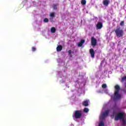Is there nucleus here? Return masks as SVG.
I'll use <instances>...</instances> for the list:
<instances>
[{
    "label": "nucleus",
    "mask_w": 126,
    "mask_h": 126,
    "mask_svg": "<svg viewBox=\"0 0 126 126\" xmlns=\"http://www.w3.org/2000/svg\"><path fill=\"white\" fill-rule=\"evenodd\" d=\"M105 107L103 106L101 114L99 116L100 120H104L105 118L108 117L109 114L112 118L115 117V121H119V120H122L123 123V126H126V120L125 119L126 118V113L119 109L116 105H115L110 110H106L105 112Z\"/></svg>",
    "instance_id": "1"
},
{
    "label": "nucleus",
    "mask_w": 126,
    "mask_h": 126,
    "mask_svg": "<svg viewBox=\"0 0 126 126\" xmlns=\"http://www.w3.org/2000/svg\"><path fill=\"white\" fill-rule=\"evenodd\" d=\"M115 91L114 96H111V99H113L114 101H117V100H120L122 99V94H120V89L121 88L119 85H116L114 87Z\"/></svg>",
    "instance_id": "2"
},
{
    "label": "nucleus",
    "mask_w": 126,
    "mask_h": 126,
    "mask_svg": "<svg viewBox=\"0 0 126 126\" xmlns=\"http://www.w3.org/2000/svg\"><path fill=\"white\" fill-rule=\"evenodd\" d=\"M115 33L116 36L119 38L124 36V31L121 29V28H118L115 31Z\"/></svg>",
    "instance_id": "3"
},
{
    "label": "nucleus",
    "mask_w": 126,
    "mask_h": 126,
    "mask_svg": "<svg viewBox=\"0 0 126 126\" xmlns=\"http://www.w3.org/2000/svg\"><path fill=\"white\" fill-rule=\"evenodd\" d=\"M102 88H103V90L97 91L98 93H103V92L104 91V93L106 94H109V91L107 88V85L106 84H104L102 85Z\"/></svg>",
    "instance_id": "4"
},
{
    "label": "nucleus",
    "mask_w": 126,
    "mask_h": 126,
    "mask_svg": "<svg viewBox=\"0 0 126 126\" xmlns=\"http://www.w3.org/2000/svg\"><path fill=\"white\" fill-rule=\"evenodd\" d=\"M91 42L92 46H96L97 45V40L95 38L92 37Z\"/></svg>",
    "instance_id": "5"
},
{
    "label": "nucleus",
    "mask_w": 126,
    "mask_h": 126,
    "mask_svg": "<svg viewBox=\"0 0 126 126\" xmlns=\"http://www.w3.org/2000/svg\"><path fill=\"white\" fill-rule=\"evenodd\" d=\"M74 117L76 119H79V110H77L75 111Z\"/></svg>",
    "instance_id": "6"
},
{
    "label": "nucleus",
    "mask_w": 126,
    "mask_h": 126,
    "mask_svg": "<svg viewBox=\"0 0 126 126\" xmlns=\"http://www.w3.org/2000/svg\"><path fill=\"white\" fill-rule=\"evenodd\" d=\"M90 53L92 58H94L95 57V52H94V50L93 49H91L90 50Z\"/></svg>",
    "instance_id": "7"
},
{
    "label": "nucleus",
    "mask_w": 126,
    "mask_h": 126,
    "mask_svg": "<svg viewBox=\"0 0 126 126\" xmlns=\"http://www.w3.org/2000/svg\"><path fill=\"white\" fill-rule=\"evenodd\" d=\"M89 100H86L84 101L82 103L83 106H85V107H87L88 106H89Z\"/></svg>",
    "instance_id": "8"
},
{
    "label": "nucleus",
    "mask_w": 126,
    "mask_h": 126,
    "mask_svg": "<svg viewBox=\"0 0 126 126\" xmlns=\"http://www.w3.org/2000/svg\"><path fill=\"white\" fill-rule=\"evenodd\" d=\"M85 43V40L84 39H81L80 42L79 43V47H82V48H83L84 47V45L83 44Z\"/></svg>",
    "instance_id": "9"
},
{
    "label": "nucleus",
    "mask_w": 126,
    "mask_h": 126,
    "mask_svg": "<svg viewBox=\"0 0 126 126\" xmlns=\"http://www.w3.org/2000/svg\"><path fill=\"white\" fill-rule=\"evenodd\" d=\"M109 3H110V0H103V4L105 6H108Z\"/></svg>",
    "instance_id": "10"
},
{
    "label": "nucleus",
    "mask_w": 126,
    "mask_h": 126,
    "mask_svg": "<svg viewBox=\"0 0 126 126\" xmlns=\"http://www.w3.org/2000/svg\"><path fill=\"white\" fill-rule=\"evenodd\" d=\"M102 27H103V25L102 24V23H97L96 25L97 29H101Z\"/></svg>",
    "instance_id": "11"
},
{
    "label": "nucleus",
    "mask_w": 126,
    "mask_h": 126,
    "mask_svg": "<svg viewBox=\"0 0 126 126\" xmlns=\"http://www.w3.org/2000/svg\"><path fill=\"white\" fill-rule=\"evenodd\" d=\"M56 50L57 52H61L62 50H63V46L62 45H59L57 47Z\"/></svg>",
    "instance_id": "12"
},
{
    "label": "nucleus",
    "mask_w": 126,
    "mask_h": 126,
    "mask_svg": "<svg viewBox=\"0 0 126 126\" xmlns=\"http://www.w3.org/2000/svg\"><path fill=\"white\" fill-rule=\"evenodd\" d=\"M82 114L81 111H79V119L82 120V122H84V119L82 118Z\"/></svg>",
    "instance_id": "13"
},
{
    "label": "nucleus",
    "mask_w": 126,
    "mask_h": 126,
    "mask_svg": "<svg viewBox=\"0 0 126 126\" xmlns=\"http://www.w3.org/2000/svg\"><path fill=\"white\" fill-rule=\"evenodd\" d=\"M50 17H52L51 19H54V17L56 16V15L55 14V12H51L50 13Z\"/></svg>",
    "instance_id": "14"
},
{
    "label": "nucleus",
    "mask_w": 126,
    "mask_h": 126,
    "mask_svg": "<svg viewBox=\"0 0 126 126\" xmlns=\"http://www.w3.org/2000/svg\"><path fill=\"white\" fill-rule=\"evenodd\" d=\"M57 30H56V28L55 27H52L51 29V33H56V31Z\"/></svg>",
    "instance_id": "15"
},
{
    "label": "nucleus",
    "mask_w": 126,
    "mask_h": 126,
    "mask_svg": "<svg viewBox=\"0 0 126 126\" xmlns=\"http://www.w3.org/2000/svg\"><path fill=\"white\" fill-rule=\"evenodd\" d=\"M81 3L82 5H85L86 4V0H81Z\"/></svg>",
    "instance_id": "16"
},
{
    "label": "nucleus",
    "mask_w": 126,
    "mask_h": 126,
    "mask_svg": "<svg viewBox=\"0 0 126 126\" xmlns=\"http://www.w3.org/2000/svg\"><path fill=\"white\" fill-rule=\"evenodd\" d=\"M53 9L54 10H57V9H58V6L57 5V4H54L53 5Z\"/></svg>",
    "instance_id": "17"
},
{
    "label": "nucleus",
    "mask_w": 126,
    "mask_h": 126,
    "mask_svg": "<svg viewBox=\"0 0 126 126\" xmlns=\"http://www.w3.org/2000/svg\"><path fill=\"white\" fill-rule=\"evenodd\" d=\"M84 113H88L89 112V109L88 108H85L84 109Z\"/></svg>",
    "instance_id": "18"
},
{
    "label": "nucleus",
    "mask_w": 126,
    "mask_h": 126,
    "mask_svg": "<svg viewBox=\"0 0 126 126\" xmlns=\"http://www.w3.org/2000/svg\"><path fill=\"white\" fill-rule=\"evenodd\" d=\"M125 81H126V76L122 78L121 82H125Z\"/></svg>",
    "instance_id": "19"
},
{
    "label": "nucleus",
    "mask_w": 126,
    "mask_h": 126,
    "mask_svg": "<svg viewBox=\"0 0 126 126\" xmlns=\"http://www.w3.org/2000/svg\"><path fill=\"white\" fill-rule=\"evenodd\" d=\"M44 22H45V23H47V22H49V19L45 18L44 20H43Z\"/></svg>",
    "instance_id": "20"
},
{
    "label": "nucleus",
    "mask_w": 126,
    "mask_h": 126,
    "mask_svg": "<svg viewBox=\"0 0 126 126\" xmlns=\"http://www.w3.org/2000/svg\"><path fill=\"white\" fill-rule=\"evenodd\" d=\"M68 53L69 56H70V57H72V55H71V53H72V51H71V50H68Z\"/></svg>",
    "instance_id": "21"
},
{
    "label": "nucleus",
    "mask_w": 126,
    "mask_h": 126,
    "mask_svg": "<svg viewBox=\"0 0 126 126\" xmlns=\"http://www.w3.org/2000/svg\"><path fill=\"white\" fill-rule=\"evenodd\" d=\"M98 126H104V122H103V121H101L99 123V124Z\"/></svg>",
    "instance_id": "22"
},
{
    "label": "nucleus",
    "mask_w": 126,
    "mask_h": 126,
    "mask_svg": "<svg viewBox=\"0 0 126 126\" xmlns=\"http://www.w3.org/2000/svg\"><path fill=\"white\" fill-rule=\"evenodd\" d=\"M32 50L33 52H35V51H36V48L35 47H32Z\"/></svg>",
    "instance_id": "23"
},
{
    "label": "nucleus",
    "mask_w": 126,
    "mask_h": 126,
    "mask_svg": "<svg viewBox=\"0 0 126 126\" xmlns=\"http://www.w3.org/2000/svg\"><path fill=\"white\" fill-rule=\"evenodd\" d=\"M124 21H122V22H121V23H120V25H121V26H124Z\"/></svg>",
    "instance_id": "24"
},
{
    "label": "nucleus",
    "mask_w": 126,
    "mask_h": 126,
    "mask_svg": "<svg viewBox=\"0 0 126 126\" xmlns=\"http://www.w3.org/2000/svg\"><path fill=\"white\" fill-rule=\"evenodd\" d=\"M82 93L84 94L85 93V91H84V89H81Z\"/></svg>",
    "instance_id": "25"
},
{
    "label": "nucleus",
    "mask_w": 126,
    "mask_h": 126,
    "mask_svg": "<svg viewBox=\"0 0 126 126\" xmlns=\"http://www.w3.org/2000/svg\"><path fill=\"white\" fill-rule=\"evenodd\" d=\"M77 45H78V47H79V42H78V43H77Z\"/></svg>",
    "instance_id": "26"
},
{
    "label": "nucleus",
    "mask_w": 126,
    "mask_h": 126,
    "mask_svg": "<svg viewBox=\"0 0 126 126\" xmlns=\"http://www.w3.org/2000/svg\"><path fill=\"white\" fill-rule=\"evenodd\" d=\"M102 63H103V61L101 62L100 64H102Z\"/></svg>",
    "instance_id": "27"
}]
</instances>
